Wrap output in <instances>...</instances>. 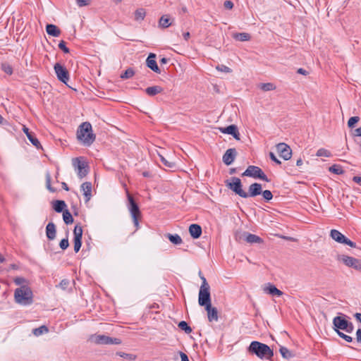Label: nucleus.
I'll return each mask as SVG.
<instances>
[{
    "instance_id": "obj_1",
    "label": "nucleus",
    "mask_w": 361,
    "mask_h": 361,
    "mask_svg": "<svg viewBox=\"0 0 361 361\" xmlns=\"http://www.w3.org/2000/svg\"><path fill=\"white\" fill-rule=\"evenodd\" d=\"M96 136L92 133V125L89 122L82 123L77 130V139L85 146L91 145L95 140Z\"/></svg>"
},
{
    "instance_id": "obj_2",
    "label": "nucleus",
    "mask_w": 361,
    "mask_h": 361,
    "mask_svg": "<svg viewBox=\"0 0 361 361\" xmlns=\"http://www.w3.org/2000/svg\"><path fill=\"white\" fill-rule=\"evenodd\" d=\"M247 350L250 353L257 355L262 360H269L274 355V352L269 345L255 341L251 342Z\"/></svg>"
},
{
    "instance_id": "obj_3",
    "label": "nucleus",
    "mask_w": 361,
    "mask_h": 361,
    "mask_svg": "<svg viewBox=\"0 0 361 361\" xmlns=\"http://www.w3.org/2000/svg\"><path fill=\"white\" fill-rule=\"evenodd\" d=\"M16 302L23 305H31L32 300V292L27 286H22L16 288L14 293Z\"/></svg>"
},
{
    "instance_id": "obj_4",
    "label": "nucleus",
    "mask_w": 361,
    "mask_h": 361,
    "mask_svg": "<svg viewBox=\"0 0 361 361\" xmlns=\"http://www.w3.org/2000/svg\"><path fill=\"white\" fill-rule=\"evenodd\" d=\"M202 285L199 290L198 302L202 307L212 305L210 286L204 276H201Z\"/></svg>"
},
{
    "instance_id": "obj_5",
    "label": "nucleus",
    "mask_w": 361,
    "mask_h": 361,
    "mask_svg": "<svg viewBox=\"0 0 361 361\" xmlns=\"http://www.w3.org/2000/svg\"><path fill=\"white\" fill-rule=\"evenodd\" d=\"M90 341L97 345H119L121 340L117 338H111L105 335L92 334L90 337Z\"/></svg>"
},
{
    "instance_id": "obj_6",
    "label": "nucleus",
    "mask_w": 361,
    "mask_h": 361,
    "mask_svg": "<svg viewBox=\"0 0 361 361\" xmlns=\"http://www.w3.org/2000/svg\"><path fill=\"white\" fill-rule=\"evenodd\" d=\"M226 186L234 192L236 195L244 198L247 196V192L242 189V183L239 178L232 177L230 180L225 181Z\"/></svg>"
},
{
    "instance_id": "obj_7",
    "label": "nucleus",
    "mask_w": 361,
    "mask_h": 361,
    "mask_svg": "<svg viewBox=\"0 0 361 361\" xmlns=\"http://www.w3.org/2000/svg\"><path fill=\"white\" fill-rule=\"evenodd\" d=\"M128 209L130 211V215L132 216L133 223L136 229L139 228V221L138 219L141 217V212L138 204L135 202L133 197L128 193Z\"/></svg>"
},
{
    "instance_id": "obj_8",
    "label": "nucleus",
    "mask_w": 361,
    "mask_h": 361,
    "mask_svg": "<svg viewBox=\"0 0 361 361\" xmlns=\"http://www.w3.org/2000/svg\"><path fill=\"white\" fill-rule=\"evenodd\" d=\"M242 176L259 178L267 182L270 181V179L267 178V175L259 167L253 165L249 166L243 173Z\"/></svg>"
},
{
    "instance_id": "obj_9",
    "label": "nucleus",
    "mask_w": 361,
    "mask_h": 361,
    "mask_svg": "<svg viewBox=\"0 0 361 361\" xmlns=\"http://www.w3.org/2000/svg\"><path fill=\"white\" fill-rule=\"evenodd\" d=\"M337 260L343 262L345 265H346L348 267H352L357 271H361V259L341 255H338Z\"/></svg>"
},
{
    "instance_id": "obj_10",
    "label": "nucleus",
    "mask_w": 361,
    "mask_h": 361,
    "mask_svg": "<svg viewBox=\"0 0 361 361\" xmlns=\"http://www.w3.org/2000/svg\"><path fill=\"white\" fill-rule=\"evenodd\" d=\"M330 236L338 243L347 245L351 247H355L356 243L346 238L339 231L336 229H332L330 232Z\"/></svg>"
},
{
    "instance_id": "obj_11",
    "label": "nucleus",
    "mask_w": 361,
    "mask_h": 361,
    "mask_svg": "<svg viewBox=\"0 0 361 361\" xmlns=\"http://www.w3.org/2000/svg\"><path fill=\"white\" fill-rule=\"evenodd\" d=\"M73 165L75 170H77V173L80 178H82L86 176L88 173V166L86 162L81 159L80 157L73 159Z\"/></svg>"
},
{
    "instance_id": "obj_12",
    "label": "nucleus",
    "mask_w": 361,
    "mask_h": 361,
    "mask_svg": "<svg viewBox=\"0 0 361 361\" xmlns=\"http://www.w3.org/2000/svg\"><path fill=\"white\" fill-rule=\"evenodd\" d=\"M54 68L58 80L64 84H67V82L69 80V73L66 68L60 63H56L54 65Z\"/></svg>"
},
{
    "instance_id": "obj_13",
    "label": "nucleus",
    "mask_w": 361,
    "mask_h": 361,
    "mask_svg": "<svg viewBox=\"0 0 361 361\" xmlns=\"http://www.w3.org/2000/svg\"><path fill=\"white\" fill-rule=\"evenodd\" d=\"M235 238L236 240H244L247 243L250 244L261 243L262 242V239L260 237L255 234L250 233L248 232L236 233Z\"/></svg>"
},
{
    "instance_id": "obj_14",
    "label": "nucleus",
    "mask_w": 361,
    "mask_h": 361,
    "mask_svg": "<svg viewBox=\"0 0 361 361\" xmlns=\"http://www.w3.org/2000/svg\"><path fill=\"white\" fill-rule=\"evenodd\" d=\"M74 235V251L77 253L79 252L82 245V228L80 225H75L73 230Z\"/></svg>"
},
{
    "instance_id": "obj_15",
    "label": "nucleus",
    "mask_w": 361,
    "mask_h": 361,
    "mask_svg": "<svg viewBox=\"0 0 361 361\" xmlns=\"http://www.w3.org/2000/svg\"><path fill=\"white\" fill-rule=\"evenodd\" d=\"M349 321L346 319V315L343 314L342 316H336L333 319V329L338 333L340 330H345V326Z\"/></svg>"
},
{
    "instance_id": "obj_16",
    "label": "nucleus",
    "mask_w": 361,
    "mask_h": 361,
    "mask_svg": "<svg viewBox=\"0 0 361 361\" xmlns=\"http://www.w3.org/2000/svg\"><path fill=\"white\" fill-rule=\"evenodd\" d=\"M276 149L280 157L284 160H289L291 158L292 150L287 144L284 142L279 143L276 145Z\"/></svg>"
},
{
    "instance_id": "obj_17",
    "label": "nucleus",
    "mask_w": 361,
    "mask_h": 361,
    "mask_svg": "<svg viewBox=\"0 0 361 361\" xmlns=\"http://www.w3.org/2000/svg\"><path fill=\"white\" fill-rule=\"evenodd\" d=\"M237 156V151L235 148L228 149L224 154L223 155L222 160L223 162L227 165H231L235 160Z\"/></svg>"
},
{
    "instance_id": "obj_18",
    "label": "nucleus",
    "mask_w": 361,
    "mask_h": 361,
    "mask_svg": "<svg viewBox=\"0 0 361 361\" xmlns=\"http://www.w3.org/2000/svg\"><path fill=\"white\" fill-rule=\"evenodd\" d=\"M156 54L150 53L146 59V65L152 71L157 73H161V69L156 61Z\"/></svg>"
},
{
    "instance_id": "obj_19",
    "label": "nucleus",
    "mask_w": 361,
    "mask_h": 361,
    "mask_svg": "<svg viewBox=\"0 0 361 361\" xmlns=\"http://www.w3.org/2000/svg\"><path fill=\"white\" fill-rule=\"evenodd\" d=\"M219 130L222 133L231 135L235 140H240V133L235 125H230L225 128H220Z\"/></svg>"
},
{
    "instance_id": "obj_20",
    "label": "nucleus",
    "mask_w": 361,
    "mask_h": 361,
    "mask_svg": "<svg viewBox=\"0 0 361 361\" xmlns=\"http://www.w3.org/2000/svg\"><path fill=\"white\" fill-rule=\"evenodd\" d=\"M262 188L260 183H252L250 185L249 191L247 192V196L244 197V198L257 196L262 193Z\"/></svg>"
},
{
    "instance_id": "obj_21",
    "label": "nucleus",
    "mask_w": 361,
    "mask_h": 361,
    "mask_svg": "<svg viewBox=\"0 0 361 361\" xmlns=\"http://www.w3.org/2000/svg\"><path fill=\"white\" fill-rule=\"evenodd\" d=\"M204 308L207 312L209 322H217L219 319L217 309L214 307H212V305L206 306Z\"/></svg>"
},
{
    "instance_id": "obj_22",
    "label": "nucleus",
    "mask_w": 361,
    "mask_h": 361,
    "mask_svg": "<svg viewBox=\"0 0 361 361\" xmlns=\"http://www.w3.org/2000/svg\"><path fill=\"white\" fill-rule=\"evenodd\" d=\"M23 132L27 135V139L30 140V142L35 147H36L37 149L41 147V144H40L39 141L38 140V139L36 137L35 135L32 132H30L27 127L23 126Z\"/></svg>"
},
{
    "instance_id": "obj_23",
    "label": "nucleus",
    "mask_w": 361,
    "mask_h": 361,
    "mask_svg": "<svg viewBox=\"0 0 361 361\" xmlns=\"http://www.w3.org/2000/svg\"><path fill=\"white\" fill-rule=\"evenodd\" d=\"M80 188L83 191L85 202L90 201L92 197V183L90 182H85L81 185Z\"/></svg>"
},
{
    "instance_id": "obj_24",
    "label": "nucleus",
    "mask_w": 361,
    "mask_h": 361,
    "mask_svg": "<svg viewBox=\"0 0 361 361\" xmlns=\"http://www.w3.org/2000/svg\"><path fill=\"white\" fill-rule=\"evenodd\" d=\"M56 234V226L53 222H49L46 226V235L47 238L52 240L55 239Z\"/></svg>"
},
{
    "instance_id": "obj_25",
    "label": "nucleus",
    "mask_w": 361,
    "mask_h": 361,
    "mask_svg": "<svg viewBox=\"0 0 361 361\" xmlns=\"http://www.w3.org/2000/svg\"><path fill=\"white\" fill-rule=\"evenodd\" d=\"M202 228L198 224H193L189 227V233L194 239L200 238L202 235Z\"/></svg>"
},
{
    "instance_id": "obj_26",
    "label": "nucleus",
    "mask_w": 361,
    "mask_h": 361,
    "mask_svg": "<svg viewBox=\"0 0 361 361\" xmlns=\"http://www.w3.org/2000/svg\"><path fill=\"white\" fill-rule=\"evenodd\" d=\"M46 31L48 35L53 37H59L61 34L60 29L53 24H47L46 26Z\"/></svg>"
},
{
    "instance_id": "obj_27",
    "label": "nucleus",
    "mask_w": 361,
    "mask_h": 361,
    "mask_svg": "<svg viewBox=\"0 0 361 361\" xmlns=\"http://www.w3.org/2000/svg\"><path fill=\"white\" fill-rule=\"evenodd\" d=\"M66 204L63 200H55L53 202V208L57 213L63 212Z\"/></svg>"
},
{
    "instance_id": "obj_28",
    "label": "nucleus",
    "mask_w": 361,
    "mask_h": 361,
    "mask_svg": "<svg viewBox=\"0 0 361 361\" xmlns=\"http://www.w3.org/2000/svg\"><path fill=\"white\" fill-rule=\"evenodd\" d=\"M162 91L163 88L158 85L148 87L145 89V92L149 96H155L156 94L161 93Z\"/></svg>"
},
{
    "instance_id": "obj_29",
    "label": "nucleus",
    "mask_w": 361,
    "mask_h": 361,
    "mask_svg": "<svg viewBox=\"0 0 361 361\" xmlns=\"http://www.w3.org/2000/svg\"><path fill=\"white\" fill-rule=\"evenodd\" d=\"M264 290L271 295L281 296L283 295V292L272 284H269Z\"/></svg>"
},
{
    "instance_id": "obj_30",
    "label": "nucleus",
    "mask_w": 361,
    "mask_h": 361,
    "mask_svg": "<svg viewBox=\"0 0 361 361\" xmlns=\"http://www.w3.org/2000/svg\"><path fill=\"white\" fill-rule=\"evenodd\" d=\"M233 37L235 40L240 42H246L250 39V34L246 32L234 33Z\"/></svg>"
},
{
    "instance_id": "obj_31",
    "label": "nucleus",
    "mask_w": 361,
    "mask_h": 361,
    "mask_svg": "<svg viewBox=\"0 0 361 361\" xmlns=\"http://www.w3.org/2000/svg\"><path fill=\"white\" fill-rule=\"evenodd\" d=\"M168 239L174 245H180L183 242L182 238L178 234H167Z\"/></svg>"
},
{
    "instance_id": "obj_32",
    "label": "nucleus",
    "mask_w": 361,
    "mask_h": 361,
    "mask_svg": "<svg viewBox=\"0 0 361 361\" xmlns=\"http://www.w3.org/2000/svg\"><path fill=\"white\" fill-rule=\"evenodd\" d=\"M146 16L145 9L140 8L135 11V20L136 21H142Z\"/></svg>"
},
{
    "instance_id": "obj_33",
    "label": "nucleus",
    "mask_w": 361,
    "mask_h": 361,
    "mask_svg": "<svg viewBox=\"0 0 361 361\" xmlns=\"http://www.w3.org/2000/svg\"><path fill=\"white\" fill-rule=\"evenodd\" d=\"M170 19L166 15H164L161 17L159 25L162 28H167L171 25V23L169 22Z\"/></svg>"
},
{
    "instance_id": "obj_34",
    "label": "nucleus",
    "mask_w": 361,
    "mask_h": 361,
    "mask_svg": "<svg viewBox=\"0 0 361 361\" xmlns=\"http://www.w3.org/2000/svg\"><path fill=\"white\" fill-rule=\"evenodd\" d=\"M63 219L64 223L67 225L71 224L73 222V216L68 209H65L63 211Z\"/></svg>"
},
{
    "instance_id": "obj_35",
    "label": "nucleus",
    "mask_w": 361,
    "mask_h": 361,
    "mask_svg": "<svg viewBox=\"0 0 361 361\" xmlns=\"http://www.w3.org/2000/svg\"><path fill=\"white\" fill-rule=\"evenodd\" d=\"M259 87L264 92H268L276 89L275 85L271 82L261 83L259 85Z\"/></svg>"
},
{
    "instance_id": "obj_36",
    "label": "nucleus",
    "mask_w": 361,
    "mask_h": 361,
    "mask_svg": "<svg viewBox=\"0 0 361 361\" xmlns=\"http://www.w3.org/2000/svg\"><path fill=\"white\" fill-rule=\"evenodd\" d=\"M279 352L283 358L288 359L293 357V353L286 347L281 346Z\"/></svg>"
},
{
    "instance_id": "obj_37",
    "label": "nucleus",
    "mask_w": 361,
    "mask_h": 361,
    "mask_svg": "<svg viewBox=\"0 0 361 361\" xmlns=\"http://www.w3.org/2000/svg\"><path fill=\"white\" fill-rule=\"evenodd\" d=\"M49 331L48 328L46 326H41L38 328L34 329L32 330V333L35 336H39L44 333H47Z\"/></svg>"
},
{
    "instance_id": "obj_38",
    "label": "nucleus",
    "mask_w": 361,
    "mask_h": 361,
    "mask_svg": "<svg viewBox=\"0 0 361 361\" xmlns=\"http://www.w3.org/2000/svg\"><path fill=\"white\" fill-rule=\"evenodd\" d=\"M329 171L337 175L343 174L344 173L342 167L338 164H334L329 167Z\"/></svg>"
},
{
    "instance_id": "obj_39",
    "label": "nucleus",
    "mask_w": 361,
    "mask_h": 361,
    "mask_svg": "<svg viewBox=\"0 0 361 361\" xmlns=\"http://www.w3.org/2000/svg\"><path fill=\"white\" fill-rule=\"evenodd\" d=\"M178 326L183 331H184L186 334H190L192 332V329L188 326V323L185 321H181L178 323Z\"/></svg>"
},
{
    "instance_id": "obj_40",
    "label": "nucleus",
    "mask_w": 361,
    "mask_h": 361,
    "mask_svg": "<svg viewBox=\"0 0 361 361\" xmlns=\"http://www.w3.org/2000/svg\"><path fill=\"white\" fill-rule=\"evenodd\" d=\"M316 155L317 157H331L332 156L330 151L324 149V148H320L317 150Z\"/></svg>"
},
{
    "instance_id": "obj_41",
    "label": "nucleus",
    "mask_w": 361,
    "mask_h": 361,
    "mask_svg": "<svg viewBox=\"0 0 361 361\" xmlns=\"http://www.w3.org/2000/svg\"><path fill=\"white\" fill-rule=\"evenodd\" d=\"M135 75V71L133 68H128L127 70L125 71L124 73H123L121 75V78L122 79H128L132 78Z\"/></svg>"
},
{
    "instance_id": "obj_42",
    "label": "nucleus",
    "mask_w": 361,
    "mask_h": 361,
    "mask_svg": "<svg viewBox=\"0 0 361 361\" xmlns=\"http://www.w3.org/2000/svg\"><path fill=\"white\" fill-rule=\"evenodd\" d=\"M51 175L49 172H47L46 173V186L47 188L51 192H54L56 190L51 187Z\"/></svg>"
},
{
    "instance_id": "obj_43",
    "label": "nucleus",
    "mask_w": 361,
    "mask_h": 361,
    "mask_svg": "<svg viewBox=\"0 0 361 361\" xmlns=\"http://www.w3.org/2000/svg\"><path fill=\"white\" fill-rule=\"evenodd\" d=\"M1 70L8 75H11L13 73V68L7 63L1 64Z\"/></svg>"
},
{
    "instance_id": "obj_44",
    "label": "nucleus",
    "mask_w": 361,
    "mask_h": 361,
    "mask_svg": "<svg viewBox=\"0 0 361 361\" xmlns=\"http://www.w3.org/2000/svg\"><path fill=\"white\" fill-rule=\"evenodd\" d=\"M360 121L358 116L350 117L348 121V126L350 128H353L355 125Z\"/></svg>"
},
{
    "instance_id": "obj_45",
    "label": "nucleus",
    "mask_w": 361,
    "mask_h": 361,
    "mask_svg": "<svg viewBox=\"0 0 361 361\" xmlns=\"http://www.w3.org/2000/svg\"><path fill=\"white\" fill-rule=\"evenodd\" d=\"M261 194H262V196L266 201H269L273 198V195H272L271 192L269 190H266L264 191L262 190Z\"/></svg>"
},
{
    "instance_id": "obj_46",
    "label": "nucleus",
    "mask_w": 361,
    "mask_h": 361,
    "mask_svg": "<svg viewBox=\"0 0 361 361\" xmlns=\"http://www.w3.org/2000/svg\"><path fill=\"white\" fill-rule=\"evenodd\" d=\"M116 355L127 360H134L135 358V355L123 352H118L116 353Z\"/></svg>"
},
{
    "instance_id": "obj_47",
    "label": "nucleus",
    "mask_w": 361,
    "mask_h": 361,
    "mask_svg": "<svg viewBox=\"0 0 361 361\" xmlns=\"http://www.w3.org/2000/svg\"><path fill=\"white\" fill-rule=\"evenodd\" d=\"M59 246L62 250H66L69 246L68 238H63L60 241Z\"/></svg>"
},
{
    "instance_id": "obj_48",
    "label": "nucleus",
    "mask_w": 361,
    "mask_h": 361,
    "mask_svg": "<svg viewBox=\"0 0 361 361\" xmlns=\"http://www.w3.org/2000/svg\"><path fill=\"white\" fill-rule=\"evenodd\" d=\"M59 48L61 49L64 53L68 54L69 53L70 50L66 47V42L63 40H61L59 44Z\"/></svg>"
},
{
    "instance_id": "obj_49",
    "label": "nucleus",
    "mask_w": 361,
    "mask_h": 361,
    "mask_svg": "<svg viewBox=\"0 0 361 361\" xmlns=\"http://www.w3.org/2000/svg\"><path fill=\"white\" fill-rule=\"evenodd\" d=\"M337 334L342 338H343L345 341L350 343L353 341V338L348 335L343 334L341 331H338Z\"/></svg>"
},
{
    "instance_id": "obj_50",
    "label": "nucleus",
    "mask_w": 361,
    "mask_h": 361,
    "mask_svg": "<svg viewBox=\"0 0 361 361\" xmlns=\"http://www.w3.org/2000/svg\"><path fill=\"white\" fill-rule=\"evenodd\" d=\"M69 283L70 282L68 279H63L59 283V287L61 289L65 290L69 286Z\"/></svg>"
},
{
    "instance_id": "obj_51",
    "label": "nucleus",
    "mask_w": 361,
    "mask_h": 361,
    "mask_svg": "<svg viewBox=\"0 0 361 361\" xmlns=\"http://www.w3.org/2000/svg\"><path fill=\"white\" fill-rule=\"evenodd\" d=\"M216 68L219 71H222V72H225V73H231V69L230 68H228V66H224V65L218 66L216 67Z\"/></svg>"
},
{
    "instance_id": "obj_52",
    "label": "nucleus",
    "mask_w": 361,
    "mask_h": 361,
    "mask_svg": "<svg viewBox=\"0 0 361 361\" xmlns=\"http://www.w3.org/2000/svg\"><path fill=\"white\" fill-rule=\"evenodd\" d=\"M353 330H354V326H353V323L350 322H348L344 331H346L347 333L350 334L353 331Z\"/></svg>"
},
{
    "instance_id": "obj_53",
    "label": "nucleus",
    "mask_w": 361,
    "mask_h": 361,
    "mask_svg": "<svg viewBox=\"0 0 361 361\" xmlns=\"http://www.w3.org/2000/svg\"><path fill=\"white\" fill-rule=\"evenodd\" d=\"M161 162L166 166L171 168L173 166L174 164L172 162L168 161L164 157L161 156Z\"/></svg>"
},
{
    "instance_id": "obj_54",
    "label": "nucleus",
    "mask_w": 361,
    "mask_h": 361,
    "mask_svg": "<svg viewBox=\"0 0 361 361\" xmlns=\"http://www.w3.org/2000/svg\"><path fill=\"white\" fill-rule=\"evenodd\" d=\"M78 6L82 7L89 5L90 0H77Z\"/></svg>"
},
{
    "instance_id": "obj_55",
    "label": "nucleus",
    "mask_w": 361,
    "mask_h": 361,
    "mask_svg": "<svg viewBox=\"0 0 361 361\" xmlns=\"http://www.w3.org/2000/svg\"><path fill=\"white\" fill-rule=\"evenodd\" d=\"M269 157L270 159L274 161L276 164H281V162L280 160H279L275 156V154L273 153V152H269Z\"/></svg>"
},
{
    "instance_id": "obj_56",
    "label": "nucleus",
    "mask_w": 361,
    "mask_h": 361,
    "mask_svg": "<svg viewBox=\"0 0 361 361\" xmlns=\"http://www.w3.org/2000/svg\"><path fill=\"white\" fill-rule=\"evenodd\" d=\"M224 6L226 9H231L233 7V3L230 0H226L224 1Z\"/></svg>"
},
{
    "instance_id": "obj_57",
    "label": "nucleus",
    "mask_w": 361,
    "mask_h": 361,
    "mask_svg": "<svg viewBox=\"0 0 361 361\" xmlns=\"http://www.w3.org/2000/svg\"><path fill=\"white\" fill-rule=\"evenodd\" d=\"M25 279L23 278V277H17L14 279V283L16 284V285H21L22 283H23L25 282Z\"/></svg>"
},
{
    "instance_id": "obj_58",
    "label": "nucleus",
    "mask_w": 361,
    "mask_h": 361,
    "mask_svg": "<svg viewBox=\"0 0 361 361\" xmlns=\"http://www.w3.org/2000/svg\"><path fill=\"white\" fill-rule=\"evenodd\" d=\"M357 342L361 343V329H358L356 332Z\"/></svg>"
},
{
    "instance_id": "obj_59",
    "label": "nucleus",
    "mask_w": 361,
    "mask_h": 361,
    "mask_svg": "<svg viewBox=\"0 0 361 361\" xmlns=\"http://www.w3.org/2000/svg\"><path fill=\"white\" fill-rule=\"evenodd\" d=\"M180 356L181 361H189L188 357L185 353L180 352Z\"/></svg>"
},
{
    "instance_id": "obj_60",
    "label": "nucleus",
    "mask_w": 361,
    "mask_h": 361,
    "mask_svg": "<svg viewBox=\"0 0 361 361\" xmlns=\"http://www.w3.org/2000/svg\"><path fill=\"white\" fill-rule=\"evenodd\" d=\"M353 135L361 137V126L354 130Z\"/></svg>"
},
{
    "instance_id": "obj_61",
    "label": "nucleus",
    "mask_w": 361,
    "mask_h": 361,
    "mask_svg": "<svg viewBox=\"0 0 361 361\" xmlns=\"http://www.w3.org/2000/svg\"><path fill=\"white\" fill-rule=\"evenodd\" d=\"M353 180L355 183H356L359 184L360 185H361V176H354L353 178Z\"/></svg>"
},
{
    "instance_id": "obj_62",
    "label": "nucleus",
    "mask_w": 361,
    "mask_h": 361,
    "mask_svg": "<svg viewBox=\"0 0 361 361\" xmlns=\"http://www.w3.org/2000/svg\"><path fill=\"white\" fill-rule=\"evenodd\" d=\"M354 317L357 322L361 323V313L357 312L354 314Z\"/></svg>"
},
{
    "instance_id": "obj_63",
    "label": "nucleus",
    "mask_w": 361,
    "mask_h": 361,
    "mask_svg": "<svg viewBox=\"0 0 361 361\" xmlns=\"http://www.w3.org/2000/svg\"><path fill=\"white\" fill-rule=\"evenodd\" d=\"M297 72L302 75H306L307 73V71H305V69L301 68H298Z\"/></svg>"
},
{
    "instance_id": "obj_64",
    "label": "nucleus",
    "mask_w": 361,
    "mask_h": 361,
    "mask_svg": "<svg viewBox=\"0 0 361 361\" xmlns=\"http://www.w3.org/2000/svg\"><path fill=\"white\" fill-rule=\"evenodd\" d=\"M190 34L189 32H186L183 33V38L185 40H188V39L190 38Z\"/></svg>"
}]
</instances>
